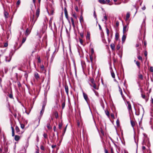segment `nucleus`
Listing matches in <instances>:
<instances>
[{"label":"nucleus","mask_w":153,"mask_h":153,"mask_svg":"<svg viewBox=\"0 0 153 153\" xmlns=\"http://www.w3.org/2000/svg\"><path fill=\"white\" fill-rule=\"evenodd\" d=\"M80 36L82 38H83L84 37V34L83 33H81L80 34Z\"/></svg>","instance_id":"603ef678"},{"label":"nucleus","mask_w":153,"mask_h":153,"mask_svg":"<svg viewBox=\"0 0 153 153\" xmlns=\"http://www.w3.org/2000/svg\"><path fill=\"white\" fill-rule=\"evenodd\" d=\"M136 64L138 68L140 69V62H139L138 61H137L136 62Z\"/></svg>","instance_id":"aec40b11"},{"label":"nucleus","mask_w":153,"mask_h":153,"mask_svg":"<svg viewBox=\"0 0 153 153\" xmlns=\"http://www.w3.org/2000/svg\"><path fill=\"white\" fill-rule=\"evenodd\" d=\"M65 91L67 94L68 95V85H65Z\"/></svg>","instance_id":"0eeeda50"},{"label":"nucleus","mask_w":153,"mask_h":153,"mask_svg":"<svg viewBox=\"0 0 153 153\" xmlns=\"http://www.w3.org/2000/svg\"><path fill=\"white\" fill-rule=\"evenodd\" d=\"M26 40V38H23L22 41V43L23 44L24 43Z\"/></svg>","instance_id":"09e8293b"},{"label":"nucleus","mask_w":153,"mask_h":153,"mask_svg":"<svg viewBox=\"0 0 153 153\" xmlns=\"http://www.w3.org/2000/svg\"><path fill=\"white\" fill-rule=\"evenodd\" d=\"M4 151L5 153H8V149L7 147H5L4 149Z\"/></svg>","instance_id":"f704fd0d"},{"label":"nucleus","mask_w":153,"mask_h":153,"mask_svg":"<svg viewBox=\"0 0 153 153\" xmlns=\"http://www.w3.org/2000/svg\"><path fill=\"white\" fill-rule=\"evenodd\" d=\"M138 77L139 79L141 80H143V75L140 74V71H139L138 72Z\"/></svg>","instance_id":"20e7f679"},{"label":"nucleus","mask_w":153,"mask_h":153,"mask_svg":"<svg viewBox=\"0 0 153 153\" xmlns=\"http://www.w3.org/2000/svg\"><path fill=\"white\" fill-rule=\"evenodd\" d=\"M47 127L48 128V129H50L52 128V127L50 126V125L49 123H48L47 125Z\"/></svg>","instance_id":"c85d7f7f"},{"label":"nucleus","mask_w":153,"mask_h":153,"mask_svg":"<svg viewBox=\"0 0 153 153\" xmlns=\"http://www.w3.org/2000/svg\"><path fill=\"white\" fill-rule=\"evenodd\" d=\"M20 125L21 128L23 129L25 127V125L24 124L20 123Z\"/></svg>","instance_id":"49530a36"},{"label":"nucleus","mask_w":153,"mask_h":153,"mask_svg":"<svg viewBox=\"0 0 153 153\" xmlns=\"http://www.w3.org/2000/svg\"><path fill=\"white\" fill-rule=\"evenodd\" d=\"M144 112V109L143 108H141V111L140 110V109L139 108L138 109V112H135V114L137 115H139L140 113H142L143 114Z\"/></svg>","instance_id":"f03ea898"},{"label":"nucleus","mask_w":153,"mask_h":153,"mask_svg":"<svg viewBox=\"0 0 153 153\" xmlns=\"http://www.w3.org/2000/svg\"><path fill=\"white\" fill-rule=\"evenodd\" d=\"M89 57H90V58L91 61L92 62V61H93V60L92 55H90Z\"/></svg>","instance_id":"e433bc0d"},{"label":"nucleus","mask_w":153,"mask_h":153,"mask_svg":"<svg viewBox=\"0 0 153 153\" xmlns=\"http://www.w3.org/2000/svg\"><path fill=\"white\" fill-rule=\"evenodd\" d=\"M90 32H87L86 36V39L87 40H90Z\"/></svg>","instance_id":"9b49d317"},{"label":"nucleus","mask_w":153,"mask_h":153,"mask_svg":"<svg viewBox=\"0 0 153 153\" xmlns=\"http://www.w3.org/2000/svg\"><path fill=\"white\" fill-rule=\"evenodd\" d=\"M93 91L95 93V95L97 96V97H99V94L98 92L94 90L93 89Z\"/></svg>","instance_id":"c9c22d12"},{"label":"nucleus","mask_w":153,"mask_h":153,"mask_svg":"<svg viewBox=\"0 0 153 153\" xmlns=\"http://www.w3.org/2000/svg\"><path fill=\"white\" fill-rule=\"evenodd\" d=\"M150 71L152 72H153V67L151 66L150 67Z\"/></svg>","instance_id":"de8ad7c7"},{"label":"nucleus","mask_w":153,"mask_h":153,"mask_svg":"<svg viewBox=\"0 0 153 153\" xmlns=\"http://www.w3.org/2000/svg\"><path fill=\"white\" fill-rule=\"evenodd\" d=\"M137 58L138 59H139L140 60H141V61L142 60V57L140 56H137Z\"/></svg>","instance_id":"a18cd8bd"},{"label":"nucleus","mask_w":153,"mask_h":153,"mask_svg":"<svg viewBox=\"0 0 153 153\" xmlns=\"http://www.w3.org/2000/svg\"><path fill=\"white\" fill-rule=\"evenodd\" d=\"M40 148L42 150L44 151L45 150V147L42 145H41L40 146Z\"/></svg>","instance_id":"58836bf2"},{"label":"nucleus","mask_w":153,"mask_h":153,"mask_svg":"<svg viewBox=\"0 0 153 153\" xmlns=\"http://www.w3.org/2000/svg\"><path fill=\"white\" fill-rule=\"evenodd\" d=\"M83 95L84 99L85 100L87 103L88 104L90 101L87 95L85 93L83 92Z\"/></svg>","instance_id":"f257e3e1"},{"label":"nucleus","mask_w":153,"mask_h":153,"mask_svg":"<svg viewBox=\"0 0 153 153\" xmlns=\"http://www.w3.org/2000/svg\"><path fill=\"white\" fill-rule=\"evenodd\" d=\"M110 47L112 50H115V46L114 44L112 43L110 45Z\"/></svg>","instance_id":"ddd939ff"},{"label":"nucleus","mask_w":153,"mask_h":153,"mask_svg":"<svg viewBox=\"0 0 153 153\" xmlns=\"http://www.w3.org/2000/svg\"><path fill=\"white\" fill-rule=\"evenodd\" d=\"M105 113L108 117L109 116V112L107 110H105Z\"/></svg>","instance_id":"c756f323"},{"label":"nucleus","mask_w":153,"mask_h":153,"mask_svg":"<svg viewBox=\"0 0 153 153\" xmlns=\"http://www.w3.org/2000/svg\"><path fill=\"white\" fill-rule=\"evenodd\" d=\"M111 74L112 77L113 78H115V74L113 71H111Z\"/></svg>","instance_id":"bb28decb"},{"label":"nucleus","mask_w":153,"mask_h":153,"mask_svg":"<svg viewBox=\"0 0 153 153\" xmlns=\"http://www.w3.org/2000/svg\"><path fill=\"white\" fill-rule=\"evenodd\" d=\"M79 20H80V21L81 23V22H83V16H80V17Z\"/></svg>","instance_id":"473e14b6"},{"label":"nucleus","mask_w":153,"mask_h":153,"mask_svg":"<svg viewBox=\"0 0 153 153\" xmlns=\"http://www.w3.org/2000/svg\"><path fill=\"white\" fill-rule=\"evenodd\" d=\"M79 42H80V43H81V44L82 45L83 43V41L82 40L81 38H79Z\"/></svg>","instance_id":"a19ab883"},{"label":"nucleus","mask_w":153,"mask_h":153,"mask_svg":"<svg viewBox=\"0 0 153 153\" xmlns=\"http://www.w3.org/2000/svg\"><path fill=\"white\" fill-rule=\"evenodd\" d=\"M119 25V22L118 21L116 22V25L117 26H118Z\"/></svg>","instance_id":"338daca9"},{"label":"nucleus","mask_w":153,"mask_h":153,"mask_svg":"<svg viewBox=\"0 0 153 153\" xmlns=\"http://www.w3.org/2000/svg\"><path fill=\"white\" fill-rule=\"evenodd\" d=\"M151 102L152 104H153V98L152 97L151 98Z\"/></svg>","instance_id":"774afa93"},{"label":"nucleus","mask_w":153,"mask_h":153,"mask_svg":"<svg viewBox=\"0 0 153 153\" xmlns=\"http://www.w3.org/2000/svg\"><path fill=\"white\" fill-rule=\"evenodd\" d=\"M128 24L125 26H124L123 27V32L124 33L126 32L128 30Z\"/></svg>","instance_id":"7ed1b4c3"},{"label":"nucleus","mask_w":153,"mask_h":153,"mask_svg":"<svg viewBox=\"0 0 153 153\" xmlns=\"http://www.w3.org/2000/svg\"><path fill=\"white\" fill-rule=\"evenodd\" d=\"M142 97L143 98L145 99L146 101H147L148 100V99H147L146 98V96L145 95L142 94Z\"/></svg>","instance_id":"72a5a7b5"},{"label":"nucleus","mask_w":153,"mask_h":153,"mask_svg":"<svg viewBox=\"0 0 153 153\" xmlns=\"http://www.w3.org/2000/svg\"><path fill=\"white\" fill-rule=\"evenodd\" d=\"M40 68L42 71L43 72L45 71L44 66L43 65H41Z\"/></svg>","instance_id":"393cba45"},{"label":"nucleus","mask_w":153,"mask_h":153,"mask_svg":"<svg viewBox=\"0 0 153 153\" xmlns=\"http://www.w3.org/2000/svg\"><path fill=\"white\" fill-rule=\"evenodd\" d=\"M104 150L105 152V153H108V151L106 149H105V148H104Z\"/></svg>","instance_id":"13d9d810"},{"label":"nucleus","mask_w":153,"mask_h":153,"mask_svg":"<svg viewBox=\"0 0 153 153\" xmlns=\"http://www.w3.org/2000/svg\"><path fill=\"white\" fill-rule=\"evenodd\" d=\"M126 38V36L125 35H123L122 38V42H124L125 41Z\"/></svg>","instance_id":"b1692460"},{"label":"nucleus","mask_w":153,"mask_h":153,"mask_svg":"<svg viewBox=\"0 0 153 153\" xmlns=\"http://www.w3.org/2000/svg\"><path fill=\"white\" fill-rule=\"evenodd\" d=\"M106 33L108 36H109V30L107 28H106Z\"/></svg>","instance_id":"ea45409f"},{"label":"nucleus","mask_w":153,"mask_h":153,"mask_svg":"<svg viewBox=\"0 0 153 153\" xmlns=\"http://www.w3.org/2000/svg\"><path fill=\"white\" fill-rule=\"evenodd\" d=\"M98 1L102 4H107L106 1L105 0H99Z\"/></svg>","instance_id":"9d476101"},{"label":"nucleus","mask_w":153,"mask_h":153,"mask_svg":"<svg viewBox=\"0 0 153 153\" xmlns=\"http://www.w3.org/2000/svg\"><path fill=\"white\" fill-rule=\"evenodd\" d=\"M28 33H29V30L28 29V28H27V29L26 30L25 33V34L26 36H28Z\"/></svg>","instance_id":"7c9ffc66"},{"label":"nucleus","mask_w":153,"mask_h":153,"mask_svg":"<svg viewBox=\"0 0 153 153\" xmlns=\"http://www.w3.org/2000/svg\"><path fill=\"white\" fill-rule=\"evenodd\" d=\"M119 90L122 97H123V94L122 93V89L119 86Z\"/></svg>","instance_id":"412c9836"},{"label":"nucleus","mask_w":153,"mask_h":153,"mask_svg":"<svg viewBox=\"0 0 153 153\" xmlns=\"http://www.w3.org/2000/svg\"><path fill=\"white\" fill-rule=\"evenodd\" d=\"M105 1H106L107 3V4H108L110 5H111V4H109V2L110 1V0H106Z\"/></svg>","instance_id":"5fc2aeb1"},{"label":"nucleus","mask_w":153,"mask_h":153,"mask_svg":"<svg viewBox=\"0 0 153 153\" xmlns=\"http://www.w3.org/2000/svg\"><path fill=\"white\" fill-rule=\"evenodd\" d=\"M91 86L93 87L94 89H95L98 90V88L97 87L95 83H94L93 84H90Z\"/></svg>","instance_id":"4468645a"},{"label":"nucleus","mask_w":153,"mask_h":153,"mask_svg":"<svg viewBox=\"0 0 153 153\" xmlns=\"http://www.w3.org/2000/svg\"><path fill=\"white\" fill-rule=\"evenodd\" d=\"M115 39L116 40H117L119 38V34L117 33H116L115 34Z\"/></svg>","instance_id":"2f4dec72"},{"label":"nucleus","mask_w":153,"mask_h":153,"mask_svg":"<svg viewBox=\"0 0 153 153\" xmlns=\"http://www.w3.org/2000/svg\"><path fill=\"white\" fill-rule=\"evenodd\" d=\"M7 56L5 58V60L6 62H9L10 60V58L9 59H7Z\"/></svg>","instance_id":"c03bdc74"},{"label":"nucleus","mask_w":153,"mask_h":153,"mask_svg":"<svg viewBox=\"0 0 153 153\" xmlns=\"http://www.w3.org/2000/svg\"><path fill=\"white\" fill-rule=\"evenodd\" d=\"M130 122H131V125L132 127L134 129V127L135 125V123L134 122V121H133V120H131L130 121Z\"/></svg>","instance_id":"a211bd4d"},{"label":"nucleus","mask_w":153,"mask_h":153,"mask_svg":"<svg viewBox=\"0 0 153 153\" xmlns=\"http://www.w3.org/2000/svg\"><path fill=\"white\" fill-rule=\"evenodd\" d=\"M43 136L45 138H47L48 137L47 134L46 133H44L43 134Z\"/></svg>","instance_id":"79ce46f5"},{"label":"nucleus","mask_w":153,"mask_h":153,"mask_svg":"<svg viewBox=\"0 0 153 153\" xmlns=\"http://www.w3.org/2000/svg\"><path fill=\"white\" fill-rule=\"evenodd\" d=\"M120 48V45H117L116 47V49L117 50H119Z\"/></svg>","instance_id":"864d4df0"},{"label":"nucleus","mask_w":153,"mask_h":153,"mask_svg":"<svg viewBox=\"0 0 153 153\" xmlns=\"http://www.w3.org/2000/svg\"><path fill=\"white\" fill-rule=\"evenodd\" d=\"M65 105V101L64 100L62 103V108L63 109L64 108Z\"/></svg>","instance_id":"a878e982"},{"label":"nucleus","mask_w":153,"mask_h":153,"mask_svg":"<svg viewBox=\"0 0 153 153\" xmlns=\"http://www.w3.org/2000/svg\"><path fill=\"white\" fill-rule=\"evenodd\" d=\"M17 84H18V85L19 87H20L21 86V84L20 82H18Z\"/></svg>","instance_id":"69168bd1"},{"label":"nucleus","mask_w":153,"mask_h":153,"mask_svg":"<svg viewBox=\"0 0 153 153\" xmlns=\"http://www.w3.org/2000/svg\"><path fill=\"white\" fill-rule=\"evenodd\" d=\"M55 117L56 118H57L58 117V113L57 112H55Z\"/></svg>","instance_id":"37998d69"},{"label":"nucleus","mask_w":153,"mask_h":153,"mask_svg":"<svg viewBox=\"0 0 153 153\" xmlns=\"http://www.w3.org/2000/svg\"><path fill=\"white\" fill-rule=\"evenodd\" d=\"M63 123L62 122H59L58 124L59 128L60 129H61L62 127L63 126Z\"/></svg>","instance_id":"2eb2a0df"},{"label":"nucleus","mask_w":153,"mask_h":153,"mask_svg":"<svg viewBox=\"0 0 153 153\" xmlns=\"http://www.w3.org/2000/svg\"><path fill=\"white\" fill-rule=\"evenodd\" d=\"M11 128L12 129V137H14V136L15 134H14V129L12 127V126H11Z\"/></svg>","instance_id":"dca6fc26"},{"label":"nucleus","mask_w":153,"mask_h":153,"mask_svg":"<svg viewBox=\"0 0 153 153\" xmlns=\"http://www.w3.org/2000/svg\"><path fill=\"white\" fill-rule=\"evenodd\" d=\"M71 22H72L73 25L74 26V22L73 19L72 18H71Z\"/></svg>","instance_id":"4c0bfd02"},{"label":"nucleus","mask_w":153,"mask_h":153,"mask_svg":"<svg viewBox=\"0 0 153 153\" xmlns=\"http://www.w3.org/2000/svg\"><path fill=\"white\" fill-rule=\"evenodd\" d=\"M9 97L10 98H13V95L11 94H10L9 95Z\"/></svg>","instance_id":"bf43d9fd"},{"label":"nucleus","mask_w":153,"mask_h":153,"mask_svg":"<svg viewBox=\"0 0 153 153\" xmlns=\"http://www.w3.org/2000/svg\"><path fill=\"white\" fill-rule=\"evenodd\" d=\"M127 104L128 105V110L129 111H131L132 109H131V104L129 102L127 101Z\"/></svg>","instance_id":"423d86ee"},{"label":"nucleus","mask_w":153,"mask_h":153,"mask_svg":"<svg viewBox=\"0 0 153 153\" xmlns=\"http://www.w3.org/2000/svg\"><path fill=\"white\" fill-rule=\"evenodd\" d=\"M8 46V43L7 42L4 43V47H6Z\"/></svg>","instance_id":"4d7b16f0"},{"label":"nucleus","mask_w":153,"mask_h":153,"mask_svg":"<svg viewBox=\"0 0 153 153\" xmlns=\"http://www.w3.org/2000/svg\"><path fill=\"white\" fill-rule=\"evenodd\" d=\"M75 9L77 12H78L79 11L78 7L77 6H75Z\"/></svg>","instance_id":"8fccbe9b"},{"label":"nucleus","mask_w":153,"mask_h":153,"mask_svg":"<svg viewBox=\"0 0 153 153\" xmlns=\"http://www.w3.org/2000/svg\"><path fill=\"white\" fill-rule=\"evenodd\" d=\"M4 15L5 18L6 19L8 17V13L6 11H4Z\"/></svg>","instance_id":"6ab92c4d"},{"label":"nucleus","mask_w":153,"mask_h":153,"mask_svg":"<svg viewBox=\"0 0 153 153\" xmlns=\"http://www.w3.org/2000/svg\"><path fill=\"white\" fill-rule=\"evenodd\" d=\"M45 105L44 104L43 105L41 111H40V115L42 116L44 111L45 108Z\"/></svg>","instance_id":"39448f33"},{"label":"nucleus","mask_w":153,"mask_h":153,"mask_svg":"<svg viewBox=\"0 0 153 153\" xmlns=\"http://www.w3.org/2000/svg\"><path fill=\"white\" fill-rule=\"evenodd\" d=\"M20 139V137L17 135L15 136L14 139L16 141H18Z\"/></svg>","instance_id":"f8f14e48"},{"label":"nucleus","mask_w":153,"mask_h":153,"mask_svg":"<svg viewBox=\"0 0 153 153\" xmlns=\"http://www.w3.org/2000/svg\"><path fill=\"white\" fill-rule=\"evenodd\" d=\"M67 125L65 127V128L64 129V131H63V132H65V131H66V128H67Z\"/></svg>","instance_id":"680f3d73"},{"label":"nucleus","mask_w":153,"mask_h":153,"mask_svg":"<svg viewBox=\"0 0 153 153\" xmlns=\"http://www.w3.org/2000/svg\"><path fill=\"white\" fill-rule=\"evenodd\" d=\"M34 76L35 78L36 79H39V74L37 72H35L34 74Z\"/></svg>","instance_id":"f3484780"},{"label":"nucleus","mask_w":153,"mask_h":153,"mask_svg":"<svg viewBox=\"0 0 153 153\" xmlns=\"http://www.w3.org/2000/svg\"><path fill=\"white\" fill-rule=\"evenodd\" d=\"M37 59H38V62H39V63H40L41 62V59H40V57H38V58Z\"/></svg>","instance_id":"052dcab7"},{"label":"nucleus","mask_w":153,"mask_h":153,"mask_svg":"<svg viewBox=\"0 0 153 153\" xmlns=\"http://www.w3.org/2000/svg\"><path fill=\"white\" fill-rule=\"evenodd\" d=\"M15 129L16 131V133L18 134H20V131L19 129V127L17 126H16L15 128Z\"/></svg>","instance_id":"6e6552de"},{"label":"nucleus","mask_w":153,"mask_h":153,"mask_svg":"<svg viewBox=\"0 0 153 153\" xmlns=\"http://www.w3.org/2000/svg\"><path fill=\"white\" fill-rule=\"evenodd\" d=\"M64 12H65V17L67 18L68 17V13H67V11L66 10V8H65L64 9Z\"/></svg>","instance_id":"5701e85b"},{"label":"nucleus","mask_w":153,"mask_h":153,"mask_svg":"<svg viewBox=\"0 0 153 153\" xmlns=\"http://www.w3.org/2000/svg\"><path fill=\"white\" fill-rule=\"evenodd\" d=\"M20 0H18L16 3V7H19V6L20 4Z\"/></svg>","instance_id":"cd10ccee"},{"label":"nucleus","mask_w":153,"mask_h":153,"mask_svg":"<svg viewBox=\"0 0 153 153\" xmlns=\"http://www.w3.org/2000/svg\"><path fill=\"white\" fill-rule=\"evenodd\" d=\"M56 145H52L51 146V147H52V148H53V149H54V148L56 147Z\"/></svg>","instance_id":"0e129e2a"},{"label":"nucleus","mask_w":153,"mask_h":153,"mask_svg":"<svg viewBox=\"0 0 153 153\" xmlns=\"http://www.w3.org/2000/svg\"><path fill=\"white\" fill-rule=\"evenodd\" d=\"M24 61L25 62H27L28 61V59H27V58L25 57Z\"/></svg>","instance_id":"3c124183"},{"label":"nucleus","mask_w":153,"mask_h":153,"mask_svg":"<svg viewBox=\"0 0 153 153\" xmlns=\"http://www.w3.org/2000/svg\"><path fill=\"white\" fill-rule=\"evenodd\" d=\"M39 9H37V10L36 11V16L37 17H38L39 14Z\"/></svg>","instance_id":"4be33fe9"},{"label":"nucleus","mask_w":153,"mask_h":153,"mask_svg":"<svg viewBox=\"0 0 153 153\" xmlns=\"http://www.w3.org/2000/svg\"><path fill=\"white\" fill-rule=\"evenodd\" d=\"M91 53L92 54L91 55H92L93 54L94 52V49L93 48L91 49Z\"/></svg>","instance_id":"e2e57ef3"},{"label":"nucleus","mask_w":153,"mask_h":153,"mask_svg":"<svg viewBox=\"0 0 153 153\" xmlns=\"http://www.w3.org/2000/svg\"><path fill=\"white\" fill-rule=\"evenodd\" d=\"M90 81L92 83V84H93L94 83H95L94 81V79H91Z\"/></svg>","instance_id":"6e6d98bb"},{"label":"nucleus","mask_w":153,"mask_h":153,"mask_svg":"<svg viewBox=\"0 0 153 153\" xmlns=\"http://www.w3.org/2000/svg\"><path fill=\"white\" fill-rule=\"evenodd\" d=\"M130 13L129 12H127L126 14V18L125 19V20L126 21H127L128 19L130 17Z\"/></svg>","instance_id":"1a4fd4ad"}]
</instances>
